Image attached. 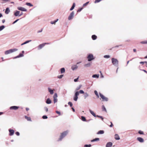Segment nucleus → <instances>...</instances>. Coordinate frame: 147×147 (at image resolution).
<instances>
[{"instance_id": "obj_1", "label": "nucleus", "mask_w": 147, "mask_h": 147, "mask_svg": "<svg viewBox=\"0 0 147 147\" xmlns=\"http://www.w3.org/2000/svg\"><path fill=\"white\" fill-rule=\"evenodd\" d=\"M68 132L67 131H65L61 133V135L59 137V138L58 140V141H59L61 140L62 139L67 135Z\"/></svg>"}, {"instance_id": "obj_2", "label": "nucleus", "mask_w": 147, "mask_h": 147, "mask_svg": "<svg viewBox=\"0 0 147 147\" xmlns=\"http://www.w3.org/2000/svg\"><path fill=\"white\" fill-rule=\"evenodd\" d=\"M112 62L113 64L116 66H117L118 65V61L116 59L112 58L111 59Z\"/></svg>"}, {"instance_id": "obj_3", "label": "nucleus", "mask_w": 147, "mask_h": 147, "mask_svg": "<svg viewBox=\"0 0 147 147\" xmlns=\"http://www.w3.org/2000/svg\"><path fill=\"white\" fill-rule=\"evenodd\" d=\"M17 50H18V49H11L6 51L5 52V54L6 55H7L9 53H11L13 52L16 51Z\"/></svg>"}, {"instance_id": "obj_4", "label": "nucleus", "mask_w": 147, "mask_h": 147, "mask_svg": "<svg viewBox=\"0 0 147 147\" xmlns=\"http://www.w3.org/2000/svg\"><path fill=\"white\" fill-rule=\"evenodd\" d=\"M99 95L103 101H108V98H107L105 97L100 93H99Z\"/></svg>"}, {"instance_id": "obj_5", "label": "nucleus", "mask_w": 147, "mask_h": 147, "mask_svg": "<svg viewBox=\"0 0 147 147\" xmlns=\"http://www.w3.org/2000/svg\"><path fill=\"white\" fill-rule=\"evenodd\" d=\"M79 95V92L77 91L76 92L74 96V100L75 101H76L77 100L78 97V96Z\"/></svg>"}, {"instance_id": "obj_6", "label": "nucleus", "mask_w": 147, "mask_h": 147, "mask_svg": "<svg viewBox=\"0 0 147 147\" xmlns=\"http://www.w3.org/2000/svg\"><path fill=\"white\" fill-rule=\"evenodd\" d=\"M49 43H43L42 44H41L39 45L38 46V48L39 49H42L43 47L45 45H48Z\"/></svg>"}, {"instance_id": "obj_7", "label": "nucleus", "mask_w": 147, "mask_h": 147, "mask_svg": "<svg viewBox=\"0 0 147 147\" xmlns=\"http://www.w3.org/2000/svg\"><path fill=\"white\" fill-rule=\"evenodd\" d=\"M57 94L55 93L53 96V101L54 103H55L57 101Z\"/></svg>"}, {"instance_id": "obj_8", "label": "nucleus", "mask_w": 147, "mask_h": 147, "mask_svg": "<svg viewBox=\"0 0 147 147\" xmlns=\"http://www.w3.org/2000/svg\"><path fill=\"white\" fill-rule=\"evenodd\" d=\"M74 12L73 11L70 14V15L68 17V20H70L72 19L74 17Z\"/></svg>"}, {"instance_id": "obj_9", "label": "nucleus", "mask_w": 147, "mask_h": 147, "mask_svg": "<svg viewBox=\"0 0 147 147\" xmlns=\"http://www.w3.org/2000/svg\"><path fill=\"white\" fill-rule=\"evenodd\" d=\"M88 60L89 61H90L93 59V56L92 55L90 54L88 57Z\"/></svg>"}, {"instance_id": "obj_10", "label": "nucleus", "mask_w": 147, "mask_h": 147, "mask_svg": "<svg viewBox=\"0 0 147 147\" xmlns=\"http://www.w3.org/2000/svg\"><path fill=\"white\" fill-rule=\"evenodd\" d=\"M17 9L18 10H21L22 11H27V9H26L24 8L21 7H18L17 8Z\"/></svg>"}, {"instance_id": "obj_11", "label": "nucleus", "mask_w": 147, "mask_h": 147, "mask_svg": "<svg viewBox=\"0 0 147 147\" xmlns=\"http://www.w3.org/2000/svg\"><path fill=\"white\" fill-rule=\"evenodd\" d=\"M19 108V107L16 106H13L11 107H10V109L11 110H16L18 109Z\"/></svg>"}, {"instance_id": "obj_12", "label": "nucleus", "mask_w": 147, "mask_h": 147, "mask_svg": "<svg viewBox=\"0 0 147 147\" xmlns=\"http://www.w3.org/2000/svg\"><path fill=\"white\" fill-rule=\"evenodd\" d=\"M9 135L10 136L13 135L14 132V130L10 129H9Z\"/></svg>"}, {"instance_id": "obj_13", "label": "nucleus", "mask_w": 147, "mask_h": 147, "mask_svg": "<svg viewBox=\"0 0 147 147\" xmlns=\"http://www.w3.org/2000/svg\"><path fill=\"white\" fill-rule=\"evenodd\" d=\"M137 140L140 142H143L144 141V139L141 137L137 138Z\"/></svg>"}, {"instance_id": "obj_14", "label": "nucleus", "mask_w": 147, "mask_h": 147, "mask_svg": "<svg viewBox=\"0 0 147 147\" xmlns=\"http://www.w3.org/2000/svg\"><path fill=\"white\" fill-rule=\"evenodd\" d=\"M112 145V143L111 142H108L106 145V147H111Z\"/></svg>"}, {"instance_id": "obj_15", "label": "nucleus", "mask_w": 147, "mask_h": 147, "mask_svg": "<svg viewBox=\"0 0 147 147\" xmlns=\"http://www.w3.org/2000/svg\"><path fill=\"white\" fill-rule=\"evenodd\" d=\"M107 124L110 127H113L114 125L111 122L109 121L108 122Z\"/></svg>"}, {"instance_id": "obj_16", "label": "nucleus", "mask_w": 147, "mask_h": 147, "mask_svg": "<svg viewBox=\"0 0 147 147\" xmlns=\"http://www.w3.org/2000/svg\"><path fill=\"white\" fill-rule=\"evenodd\" d=\"M78 68V66L76 65H74L71 67V69L73 70H74Z\"/></svg>"}, {"instance_id": "obj_17", "label": "nucleus", "mask_w": 147, "mask_h": 147, "mask_svg": "<svg viewBox=\"0 0 147 147\" xmlns=\"http://www.w3.org/2000/svg\"><path fill=\"white\" fill-rule=\"evenodd\" d=\"M20 11H16V12L14 13V15L16 16H19L20 14Z\"/></svg>"}, {"instance_id": "obj_18", "label": "nucleus", "mask_w": 147, "mask_h": 147, "mask_svg": "<svg viewBox=\"0 0 147 147\" xmlns=\"http://www.w3.org/2000/svg\"><path fill=\"white\" fill-rule=\"evenodd\" d=\"M115 138L116 140H119L120 139V138L118 134H116L115 135Z\"/></svg>"}, {"instance_id": "obj_19", "label": "nucleus", "mask_w": 147, "mask_h": 147, "mask_svg": "<svg viewBox=\"0 0 147 147\" xmlns=\"http://www.w3.org/2000/svg\"><path fill=\"white\" fill-rule=\"evenodd\" d=\"M48 89L51 94H53L54 92L53 90L51 89L50 88H48Z\"/></svg>"}, {"instance_id": "obj_20", "label": "nucleus", "mask_w": 147, "mask_h": 147, "mask_svg": "<svg viewBox=\"0 0 147 147\" xmlns=\"http://www.w3.org/2000/svg\"><path fill=\"white\" fill-rule=\"evenodd\" d=\"M25 118L27 119L28 121H31V119L30 117H28L26 116H25Z\"/></svg>"}, {"instance_id": "obj_21", "label": "nucleus", "mask_w": 147, "mask_h": 147, "mask_svg": "<svg viewBox=\"0 0 147 147\" xmlns=\"http://www.w3.org/2000/svg\"><path fill=\"white\" fill-rule=\"evenodd\" d=\"M10 12V10L9 8L7 7L6 8L5 11V13L6 14H8L9 12Z\"/></svg>"}, {"instance_id": "obj_22", "label": "nucleus", "mask_w": 147, "mask_h": 147, "mask_svg": "<svg viewBox=\"0 0 147 147\" xmlns=\"http://www.w3.org/2000/svg\"><path fill=\"white\" fill-rule=\"evenodd\" d=\"M90 113H91V114H92V115L94 116V117H96V116H97V115H96L94 113V112L93 111H91V110H90Z\"/></svg>"}, {"instance_id": "obj_23", "label": "nucleus", "mask_w": 147, "mask_h": 147, "mask_svg": "<svg viewBox=\"0 0 147 147\" xmlns=\"http://www.w3.org/2000/svg\"><path fill=\"white\" fill-rule=\"evenodd\" d=\"M92 38L93 40H95L97 38V36L95 35H93L92 36Z\"/></svg>"}, {"instance_id": "obj_24", "label": "nucleus", "mask_w": 147, "mask_h": 147, "mask_svg": "<svg viewBox=\"0 0 147 147\" xmlns=\"http://www.w3.org/2000/svg\"><path fill=\"white\" fill-rule=\"evenodd\" d=\"M51 101L49 98H48L46 101V103L48 104H50L51 103Z\"/></svg>"}, {"instance_id": "obj_25", "label": "nucleus", "mask_w": 147, "mask_h": 147, "mask_svg": "<svg viewBox=\"0 0 147 147\" xmlns=\"http://www.w3.org/2000/svg\"><path fill=\"white\" fill-rule=\"evenodd\" d=\"M104 133V131L103 130H100L97 133V134H102Z\"/></svg>"}, {"instance_id": "obj_26", "label": "nucleus", "mask_w": 147, "mask_h": 147, "mask_svg": "<svg viewBox=\"0 0 147 147\" xmlns=\"http://www.w3.org/2000/svg\"><path fill=\"white\" fill-rule=\"evenodd\" d=\"M75 5H76L75 3H74L73 4V5H72V7L70 8V11H71L72 10H73L74 9V8L75 6Z\"/></svg>"}, {"instance_id": "obj_27", "label": "nucleus", "mask_w": 147, "mask_h": 147, "mask_svg": "<svg viewBox=\"0 0 147 147\" xmlns=\"http://www.w3.org/2000/svg\"><path fill=\"white\" fill-rule=\"evenodd\" d=\"M99 140V138H96L91 141V142H93L96 141H98Z\"/></svg>"}, {"instance_id": "obj_28", "label": "nucleus", "mask_w": 147, "mask_h": 147, "mask_svg": "<svg viewBox=\"0 0 147 147\" xmlns=\"http://www.w3.org/2000/svg\"><path fill=\"white\" fill-rule=\"evenodd\" d=\"M102 111H105L106 112H107V110L106 109V108H105V107L104 105H102Z\"/></svg>"}, {"instance_id": "obj_29", "label": "nucleus", "mask_w": 147, "mask_h": 147, "mask_svg": "<svg viewBox=\"0 0 147 147\" xmlns=\"http://www.w3.org/2000/svg\"><path fill=\"white\" fill-rule=\"evenodd\" d=\"M58 20V19H57L56 20L54 21H51V23L52 24H55V23Z\"/></svg>"}, {"instance_id": "obj_30", "label": "nucleus", "mask_w": 147, "mask_h": 147, "mask_svg": "<svg viewBox=\"0 0 147 147\" xmlns=\"http://www.w3.org/2000/svg\"><path fill=\"white\" fill-rule=\"evenodd\" d=\"M23 56V55L22 54L20 53V54L17 56V57H15L14 58H19L21 57H22Z\"/></svg>"}, {"instance_id": "obj_31", "label": "nucleus", "mask_w": 147, "mask_h": 147, "mask_svg": "<svg viewBox=\"0 0 147 147\" xmlns=\"http://www.w3.org/2000/svg\"><path fill=\"white\" fill-rule=\"evenodd\" d=\"M26 5H28V6H30V7H32L33 6V5L32 4H31L30 3H26Z\"/></svg>"}, {"instance_id": "obj_32", "label": "nucleus", "mask_w": 147, "mask_h": 147, "mask_svg": "<svg viewBox=\"0 0 147 147\" xmlns=\"http://www.w3.org/2000/svg\"><path fill=\"white\" fill-rule=\"evenodd\" d=\"M65 72V69L64 68H62L61 69V74Z\"/></svg>"}, {"instance_id": "obj_33", "label": "nucleus", "mask_w": 147, "mask_h": 147, "mask_svg": "<svg viewBox=\"0 0 147 147\" xmlns=\"http://www.w3.org/2000/svg\"><path fill=\"white\" fill-rule=\"evenodd\" d=\"M99 75H98H98L94 74V75H93L92 76V77L93 78H98L99 77Z\"/></svg>"}, {"instance_id": "obj_34", "label": "nucleus", "mask_w": 147, "mask_h": 147, "mask_svg": "<svg viewBox=\"0 0 147 147\" xmlns=\"http://www.w3.org/2000/svg\"><path fill=\"white\" fill-rule=\"evenodd\" d=\"M140 43L142 44H147V40L141 42Z\"/></svg>"}, {"instance_id": "obj_35", "label": "nucleus", "mask_w": 147, "mask_h": 147, "mask_svg": "<svg viewBox=\"0 0 147 147\" xmlns=\"http://www.w3.org/2000/svg\"><path fill=\"white\" fill-rule=\"evenodd\" d=\"M81 119L83 121H86V119L85 117L83 116H81Z\"/></svg>"}, {"instance_id": "obj_36", "label": "nucleus", "mask_w": 147, "mask_h": 147, "mask_svg": "<svg viewBox=\"0 0 147 147\" xmlns=\"http://www.w3.org/2000/svg\"><path fill=\"white\" fill-rule=\"evenodd\" d=\"M94 92L96 95L97 96V97L98 98L99 97V95H98L97 92L96 90H95Z\"/></svg>"}, {"instance_id": "obj_37", "label": "nucleus", "mask_w": 147, "mask_h": 147, "mask_svg": "<svg viewBox=\"0 0 147 147\" xmlns=\"http://www.w3.org/2000/svg\"><path fill=\"white\" fill-rule=\"evenodd\" d=\"M30 41H31V40H28V41H26V42H24V43H22V44H21V45H24L25 44H26L29 42H30Z\"/></svg>"}, {"instance_id": "obj_38", "label": "nucleus", "mask_w": 147, "mask_h": 147, "mask_svg": "<svg viewBox=\"0 0 147 147\" xmlns=\"http://www.w3.org/2000/svg\"><path fill=\"white\" fill-rule=\"evenodd\" d=\"M88 96V94L87 93H85L84 95L85 98H86Z\"/></svg>"}, {"instance_id": "obj_39", "label": "nucleus", "mask_w": 147, "mask_h": 147, "mask_svg": "<svg viewBox=\"0 0 147 147\" xmlns=\"http://www.w3.org/2000/svg\"><path fill=\"white\" fill-rule=\"evenodd\" d=\"M91 146V144L87 145L86 144L84 145V147H90Z\"/></svg>"}, {"instance_id": "obj_40", "label": "nucleus", "mask_w": 147, "mask_h": 147, "mask_svg": "<svg viewBox=\"0 0 147 147\" xmlns=\"http://www.w3.org/2000/svg\"><path fill=\"white\" fill-rule=\"evenodd\" d=\"M68 104L70 105L71 107H72L73 106L72 103L71 102H69L68 103Z\"/></svg>"}, {"instance_id": "obj_41", "label": "nucleus", "mask_w": 147, "mask_h": 147, "mask_svg": "<svg viewBox=\"0 0 147 147\" xmlns=\"http://www.w3.org/2000/svg\"><path fill=\"white\" fill-rule=\"evenodd\" d=\"M5 27L4 26H2L0 27V31L2 30Z\"/></svg>"}, {"instance_id": "obj_42", "label": "nucleus", "mask_w": 147, "mask_h": 147, "mask_svg": "<svg viewBox=\"0 0 147 147\" xmlns=\"http://www.w3.org/2000/svg\"><path fill=\"white\" fill-rule=\"evenodd\" d=\"M104 57L108 58L110 57V56L109 55H105L104 56Z\"/></svg>"}, {"instance_id": "obj_43", "label": "nucleus", "mask_w": 147, "mask_h": 147, "mask_svg": "<svg viewBox=\"0 0 147 147\" xmlns=\"http://www.w3.org/2000/svg\"><path fill=\"white\" fill-rule=\"evenodd\" d=\"M83 8L82 7V8H80L79 9H78V10H77V12H80L82 10Z\"/></svg>"}, {"instance_id": "obj_44", "label": "nucleus", "mask_w": 147, "mask_h": 147, "mask_svg": "<svg viewBox=\"0 0 147 147\" xmlns=\"http://www.w3.org/2000/svg\"><path fill=\"white\" fill-rule=\"evenodd\" d=\"M138 133L140 134H144L143 132L141 131H138Z\"/></svg>"}, {"instance_id": "obj_45", "label": "nucleus", "mask_w": 147, "mask_h": 147, "mask_svg": "<svg viewBox=\"0 0 147 147\" xmlns=\"http://www.w3.org/2000/svg\"><path fill=\"white\" fill-rule=\"evenodd\" d=\"M79 92V93H81V94H84V91L83 90H80Z\"/></svg>"}, {"instance_id": "obj_46", "label": "nucleus", "mask_w": 147, "mask_h": 147, "mask_svg": "<svg viewBox=\"0 0 147 147\" xmlns=\"http://www.w3.org/2000/svg\"><path fill=\"white\" fill-rule=\"evenodd\" d=\"M89 3V2L88 1V2H87L86 3L84 4L83 5V6L84 7V6H86Z\"/></svg>"}, {"instance_id": "obj_47", "label": "nucleus", "mask_w": 147, "mask_h": 147, "mask_svg": "<svg viewBox=\"0 0 147 147\" xmlns=\"http://www.w3.org/2000/svg\"><path fill=\"white\" fill-rule=\"evenodd\" d=\"M101 0H95L94 1V3H97L99 2Z\"/></svg>"}, {"instance_id": "obj_48", "label": "nucleus", "mask_w": 147, "mask_h": 147, "mask_svg": "<svg viewBox=\"0 0 147 147\" xmlns=\"http://www.w3.org/2000/svg\"><path fill=\"white\" fill-rule=\"evenodd\" d=\"M63 75H61L60 76H58V78L60 79L62 78V77H63Z\"/></svg>"}, {"instance_id": "obj_49", "label": "nucleus", "mask_w": 147, "mask_h": 147, "mask_svg": "<svg viewBox=\"0 0 147 147\" xmlns=\"http://www.w3.org/2000/svg\"><path fill=\"white\" fill-rule=\"evenodd\" d=\"M42 118L43 119H47V117L46 115H44L42 116Z\"/></svg>"}, {"instance_id": "obj_50", "label": "nucleus", "mask_w": 147, "mask_h": 147, "mask_svg": "<svg viewBox=\"0 0 147 147\" xmlns=\"http://www.w3.org/2000/svg\"><path fill=\"white\" fill-rule=\"evenodd\" d=\"M81 86H82L81 85H80L78 87H77L76 88V90H79L81 88Z\"/></svg>"}, {"instance_id": "obj_51", "label": "nucleus", "mask_w": 147, "mask_h": 147, "mask_svg": "<svg viewBox=\"0 0 147 147\" xmlns=\"http://www.w3.org/2000/svg\"><path fill=\"white\" fill-rule=\"evenodd\" d=\"M56 113L59 115H61L60 112L59 111H56Z\"/></svg>"}, {"instance_id": "obj_52", "label": "nucleus", "mask_w": 147, "mask_h": 147, "mask_svg": "<svg viewBox=\"0 0 147 147\" xmlns=\"http://www.w3.org/2000/svg\"><path fill=\"white\" fill-rule=\"evenodd\" d=\"M96 117H98L100 118H101L102 119V120H103V117L102 116H100L97 115L96 116Z\"/></svg>"}, {"instance_id": "obj_53", "label": "nucleus", "mask_w": 147, "mask_h": 147, "mask_svg": "<svg viewBox=\"0 0 147 147\" xmlns=\"http://www.w3.org/2000/svg\"><path fill=\"white\" fill-rule=\"evenodd\" d=\"M18 136H19L20 135V133L18 132H16L15 133Z\"/></svg>"}, {"instance_id": "obj_54", "label": "nucleus", "mask_w": 147, "mask_h": 147, "mask_svg": "<svg viewBox=\"0 0 147 147\" xmlns=\"http://www.w3.org/2000/svg\"><path fill=\"white\" fill-rule=\"evenodd\" d=\"M79 78V77H78L77 78L75 79L74 80V81L75 82H77L78 81V79Z\"/></svg>"}, {"instance_id": "obj_55", "label": "nucleus", "mask_w": 147, "mask_h": 147, "mask_svg": "<svg viewBox=\"0 0 147 147\" xmlns=\"http://www.w3.org/2000/svg\"><path fill=\"white\" fill-rule=\"evenodd\" d=\"M45 110L46 112H47L48 111V109L47 107H45Z\"/></svg>"}, {"instance_id": "obj_56", "label": "nucleus", "mask_w": 147, "mask_h": 147, "mask_svg": "<svg viewBox=\"0 0 147 147\" xmlns=\"http://www.w3.org/2000/svg\"><path fill=\"white\" fill-rule=\"evenodd\" d=\"M90 65V64H85V66H89Z\"/></svg>"}, {"instance_id": "obj_57", "label": "nucleus", "mask_w": 147, "mask_h": 147, "mask_svg": "<svg viewBox=\"0 0 147 147\" xmlns=\"http://www.w3.org/2000/svg\"><path fill=\"white\" fill-rule=\"evenodd\" d=\"M144 62L141 61L140 62V64H144Z\"/></svg>"}, {"instance_id": "obj_58", "label": "nucleus", "mask_w": 147, "mask_h": 147, "mask_svg": "<svg viewBox=\"0 0 147 147\" xmlns=\"http://www.w3.org/2000/svg\"><path fill=\"white\" fill-rule=\"evenodd\" d=\"M5 20L4 19H3L2 20V22L3 23H4L5 22Z\"/></svg>"}, {"instance_id": "obj_59", "label": "nucleus", "mask_w": 147, "mask_h": 147, "mask_svg": "<svg viewBox=\"0 0 147 147\" xmlns=\"http://www.w3.org/2000/svg\"><path fill=\"white\" fill-rule=\"evenodd\" d=\"M42 29L41 30L38 31L37 32L38 33L40 32H42Z\"/></svg>"}, {"instance_id": "obj_60", "label": "nucleus", "mask_w": 147, "mask_h": 147, "mask_svg": "<svg viewBox=\"0 0 147 147\" xmlns=\"http://www.w3.org/2000/svg\"><path fill=\"white\" fill-rule=\"evenodd\" d=\"M19 20V19H17L13 23V24L15 23L16 22H17Z\"/></svg>"}, {"instance_id": "obj_61", "label": "nucleus", "mask_w": 147, "mask_h": 147, "mask_svg": "<svg viewBox=\"0 0 147 147\" xmlns=\"http://www.w3.org/2000/svg\"><path fill=\"white\" fill-rule=\"evenodd\" d=\"M133 50L134 52H136V49H134Z\"/></svg>"}, {"instance_id": "obj_62", "label": "nucleus", "mask_w": 147, "mask_h": 147, "mask_svg": "<svg viewBox=\"0 0 147 147\" xmlns=\"http://www.w3.org/2000/svg\"><path fill=\"white\" fill-rule=\"evenodd\" d=\"M26 111H28L29 110V109L28 108H26Z\"/></svg>"}, {"instance_id": "obj_63", "label": "nucleus", "mask_w": 147, "mask_h": 147, "mask_svg": "<svg viewBox=\"0 0 147 147\" xmlns=\"http://www.w3.org/2000/svg\"><path fill=\"white\" fill-rule=\"evenodd\" d=\"M23 14V13H22V12L19 15V16H22V14Z\"/></svg>"}, {"instance_id": "obj_64", "label": "nucleus", "mask_w": 147, "mask_h": 147, "mask_svg": "<svg viewBox=\"0 0 147 147\" xmlns=\"http://www.w3.org/2000/svg\"><path fill=\"white\" fill-rule=\"evenodd\" d=\"M72 109L73 111L74 112H75V109L73 108V107L72 108Z\"/></svg>"}]
</instances>
